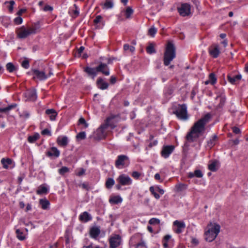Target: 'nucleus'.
<instances>
[{
    "mask_svg": "<svg viewBox=\"0 0 248 248\" xmlns=\"http://www.w3.org/2000/svg\"><path fill=\"white\" fill-rule=\"evenodd\" d=\"M205 131V125H193L186 136V139L190 142L195 141L202 136Z\"/></svg>",
    "mask_w": 248,
    "mask_h": 248,
    "instance_id": "f257e3e1",
    "label": "nucleus"
},
{
    "mask_svg": "<svg viewBox=\"0 0 248 248\" xmlns=\"http://www.w3.org/2000/svg\"><path fill=\"white\" fill-rule=\"evenodd\" d=\"M176 57V48L171 41H168L164 54L163 62L166 66H168Z\"/></svg>",
    "mask_w": 248,
    "mask_h": 248,
    "instance_id": "f03ea898",
    "label": "nucleus"
},
{
    "mask_svg": "<svg viewBox=\"0 0 248 248\" xmlns=\"http://www.w3.org/2000/svg\"><path fill=\"white\" fill-rule=\"evenodd\" d=\"M220 231V226L216 223H209L204 232L205 239L208 242L214 240Z\"/></svg>",
    "mask_w": 248,
    "mask_h": 248,
    "instance_id": "7ed1b4c3",
    "label": "nucleus"
},
{
    "mask_svg": "<svg viewBox=\"0 0 248 248\" xmlns=\"http://www.w3.org/2000/svg\"><path fill=\"white\" fill-rule=\"evenodd\" d=\"M109 125H101L90 137L93 142L98 141L104 139L107 134V129Z\"/></svg>",
    "mask_w": 248,
    "mask_h": 248,
    "instance_id": "20e7f679",
    "label": "nucleus"
},
{
    "mask_svg": "<svg viewBox=\"0 0 248 248\" xmlns=\"http://www.w3.org/2000/svg\"><path fill=\"white\" fill-rule=\"evenodd\" d=\"M109 248H118L123 243L122 236L119 234L112 233L108 239Z\"/></svg>",
    "mask_w": 248,
    "mask_h": 248,
    "instance_id": "39448f33",
    "label": "nucleus"
},
{
    "mask_svg": "<svg viewBox=\"0 0 248 248\" xmlns=\"http://www.w3.org/2000/svg\"><path fill=\"white\" fill-rule=\"evenodd\" d=\"M116 181L117 184L115 187L117 190H121L122 186H129L132 183V180L130 177L124 174L119 175Z\"/></svg>",
    "mask_w": 248,
    "mask_h": 248,
    "instance_id": "423d86ee",
    "label": "nucleus"
},
{
    "mask_svg": "<svg viewBox=\"0 0 248 248\" xmlns=\"http://www.w3.org/2000/svg\"><path fill=\"white\" fill-rule=\"evenodd\" d=\"M130 164L129 157L126 155H119L115 162V167L118 169L126 168Z\"/></svg>",
    "mask_w": 248,
    "mask_h": 248,
    "instance_id": "0eeeda50",
    "label": "nucleus"
},
{
    "mask_svg": "<svg viewBox=\"0 0 248 248\" xmlns=\"http://www.w3.org/2000/svg\"><path fill=\"white\" fill-rule=\"evenodd\" d=\"M175 113L179 118L186 120L188 116L186 105H180L179 108L175 111Z\"/></svg>",
    "mask_w": 248,
    "mask_h": 248,
    "instance_id": "6e6552de",
    "label": "nucleus"
},
{
    "mask_svg": "<svg viewBox=\"0 0 248 248\" xmlns=\"http://www.w3.org/2000/svg\"><path fill=\"white\" fill-rule=\"evenodd\" d=\"M190 5L188 3H182L181 6L178 7V11L180 15L183 16H188L191 14Z\"/></svg>",
    "mask_w": 248,
    "mask_h": 248,
    "instance_id": "1a4fd4ad",
    "label": "nucleus"
},
{
    "mask_svg": "<svg viewBox=\"0 0 248 248\" xmlns=\"http://www.w3.org/2000/svg\"><path fill=\"white\" fill-rule=\"evenodd\" d=\"M174 148L175 147L173 145L164 146L161 151V156L165 158H168L173 152L174 150Z\"/></svg>",
    "mask_w": 248,
    "mask_h": 248,
    "instance_id": "9d476101",
    "label": "nucleus"
},
{
    "mask_svg": "<svg viewBox=\"0 0 248 248\" xmlns=\"http://www.w3.org/2000/svg\"><path fill=\"white\" fill-rule=\"evenodd\" d=\"M16 33L19 38H25L29 35L32 34L30 28L26 29L24 26L18 29L16 31Z\"/></svg>",
    "mask_w": 248,
    "mask_h": 248,
    "instance_id": "9b49d317",
    "label": "nucleus"
},
{
    "mask_svg": "<svg viewBox=\"0 0 248 248\" xmlns=\"http://www.w3.org/2000/svg\"><path fill=\"white\" fill-rule=\"evenodd\" d=\"M142 237L140 234H135L133 235L129 241V245L130 247L135 248L137 246L138 243L141 241Z\"/></svg>",
    "mask_w": 248,
    "mask_h": 248,
    "instance_id": "f8f14e48",
    "label": "nucleus"
},
{
    "mask_svg": "<svg viewBox=\"0 0 248 248\" xmlns=\"http://www.w3.org/2000/svg\"><path fill=\"white\" fill-rule=\"evenodd\" d=\"M173 226H174L173 229L174 231L178 234L181 233L186 227L185 224L184 222L178 220L174 221Z\"/></svg>",
    "mask_w": 248,
    "mask_h": 248,
    "instance_id": "ddd939ff",
    "label": "nucleus"
},
{
    "mask_svg": "<svg viewBox=\"0 0 248 248\" xmlns=\"http://www.w3.org/2000/svg\"><path fill=\"white\" fill-rule=\"evenodd\" d=\"M96 70L98 72H101L106 76H108L109 74V68L106 63L100 62L96 67Z\"/></svg>",
    "mask_w": 248,
    "mask_h": 248,
    "instance_id": "4468645a",
    "label": "nucleus"
},
{
    "mask_svg": "<svg viewBox=\"0 0 248 248\" xmlns=\"http://www.w3.org/2000/svg\"><path fill=\"white\" fill-rule=\"evenodd\" d=\"M100 232L101 231L100 227L94 226L90 229L89 234L91 238L97 239V237L100 235Z\"/></svg>",
    "mask_w": 248,
    "mask_h": 248,
    "instance_id": "2eb2a0df",
    "label": "nucleus"
},
{
    "mask_svg": "<svg viewBox=\"0 0 248 248\" xmlns=\"http://www.w3.org/2000/svg\"><path fill=\"white\" fill-rule=\"evenodd\" d=\"M219 167V162L217 160H212L209 162L208 169L212 171H216Z\"/></svg>",
    "mask_w": 248,
    "mask_h": 248,
    "instance_id": "dca6fc26",
    "label": "nucleus"
},
{
    "mask_svg": "<svg viewBox=\"0 0 248 248\" xmlns=\"http://www.w3.org/2000/svg\"><path fill=\"white\" fill-rule=\"evenodd\" d=\"M209 52L210 54L214 58L217 57L220 53L218 45H212L209 48Z\"/></svg>",
    "mask_w": 248,
    "mask_h": 248,
    "instance_id": "f3484780",
    "label": "nucleus"
},
{
    "mask_svg": "<svg viewBox=\"0 0 248 248\" xmlns=\"http://www.w3.org/2000/svg\"><path fill=\"white\" fill-rule=\"evenodd\" d=\"M57 143L60 146L65 147L68 144V139L66 136H60L57 138Z\"/></svg>",
    "mask_w": 248,
    "mask_h": 248,
    "instance_id": "a211bd4d",
    "label": "nucleus"
},
{
    "mask_svg": "<svg viewBox=\"0 0 248 248\" xmlns=\"http://www.w3.org/2000/svg\"><path fill=\"white\" fill-rule=\"evenodd\" d=\"M89 76L91 77L93 79H94V77L96 76L97 73L98 72L96 68H91L87 66L84 68V70Z\"/></svg>",
    "mask_w": 248,
    "mask_h": 248,
    "instance_id": "6ab92c4d",
    "label": "nucleus"
},
{
    "mask_svg": "<svg viewBox=\"0 0 248 248\" xmlns=\"http://www.w3.org/2000/svg\"><path fill=\"white\" fill-rule=\"evenodd\" d=\"M26 97L30 100L34 101L37 98L36 91L34 89L28 90L25 93Z\"/></svg>",
    "mask_w": 248,
    "mask_h": 248,
    "instance_id": "aec40b11",
    "label": "nucleus"
},
{
    "mask_svg": "<svg viewBox=\"0 0 248 248\" xmlns=\"http://www.w3.org/2000/svg\"><path fill=\"white\" fill-rule=\"evenodd\" d=\"M60 152L59 150L56 147H53L51 148L49 151H47L46 155L48 156H54L58 157L59 156Z\"/></svg>",
    "mask_w": 248,
    "mask_h": 248,
    "instance_id": "412c9836",
    "label": "nucleus"
},
{
    "mask_svg": "<svg viewBox=\"0 0 248 248\" xmlns=\"http://www.w3.org/2000/svg\"><path fill=\"white\" fill-rule=\"evenodd\" d=\"M96 84L98 87L101 90H105L108 89V84L105 82L104 79L101 78H99L96 81Z\"/></svg>",
    "mask_w": 248,
    "mask_h": 248,
    "instance_id": "4be33fe9",
    "label": "nucleus"
},
{
    "mask_svg": "<svg viewBox=\"0 0 248 248\" xmlns=\"http://www.w3.org/2000/svg\"><path fill=\"white\" fill-rule=\"evenodd\" d=\"M32 71L34 74L36 76V78L39 80H44L47 77V75L44 71H40L36 69H33L32 70Z\"/></svg>",
    "mask_w": 248,
    "mask_h": 248,
    "instance_id": "5701e85b",
    "label": "nucleus"
},
{
    "mask_svg": "<svg viewBox=\"0 0 248 248\" xmlns=\"http://www.w3.org/2000/svg\"><path fill=\"white\" fill-rule=\"evenodd\" d=\"M211 117L212 115L210 113H207L194 124H205L206 123L209 122Z\"/></svg>",
    "mask_w": 248,
    "mask_h": 248,
    "instance_id": "b1692460",
    "label": "nucleus"
},
{
    "mask_svg": "<svg viewBox=\"0 0 248 248\" xmlns=\"http://www.w3.org/2000/svg\"><path fill=\"white\" fill-rule=\"evenodd\" d=\"M79 219L81 222H87L92 219V217L87 212H84L79 216Z\"/></svg>",
    "mask_w": 248,
    "mask_h": 248,
    "instance_id": "393cba45",
    "label": "nucleus"
},
{
    "mask_svg": "<svg viewBox=\"0 0 248 248\" xmlns=\"http://www.w3.org/2000/svg\"><path fill=\"white\" fill-rule=\"evenodd\" d=\"M122 198L119 195H112L110 197L109 202L110 204H117L122 202Z\"/></svg>",
    "mask_w": 248,
    "mask_h": 248,
    "instance_id": "a878e982",
    "label": "nucleus"
},
{
    "mask_svg": "<svg viewBox=\"0 0 248 248\" xmlns=\"http://www.w3.org/2000/svg\"><path fill=\"white\" fill-rule=\"evenodd\" d=\"M48 189L46 184H43L39 186L36 190V193L38 195L46 194L48 193Z\"/></svg>",
    "mask_w": 248,
    "mask_h": 248,
    "instance_id": "bb28decb",
    "label": "nucleus"
},
{
    "mask_svg": "<svg viewBox=\"0 0 248 248\" xmlns=\"http://www.w3.org/2000/svg\"><path fill=\"white\" fill-rule=\"evenodd\" d=\"M194 176L197 178H202L203 176V173L201 170H196L194 172H190L187 174V177L189 178H192Z\"/></svg>",
    "mask_w": 248,
    "mask_h": 248,
    "instance_id": "cd10ccee",
    "label": "nucleus"
},
{
    "mask_svg": "<svg viewBox=\"0 0 248 248\" xmlns=\"http://www.w3.org/2000/svg\"><path fill=\"white\" fill-rule=\"evenodd\" d=\"M120 119V115H111L108 117L106 120V123L105 124H108L109 123L117 122Z\"/></svg>",
    "mask_w": 248,
    "mask_h": 248,
    "instance_id": "c85d7f7f",
    "label": "nucleus"
},
{
    "mask_svg": "<svg viewBox=\"0 0 248 248\" xmlns=\"http://www.w3.org/2000/svg\"><path fill=\"white\" fill-rule=\"evenodd\" d=\"M46 113L48 115L49 118L51 120L55 119L57 115V112L54 109H48L46 110Z\"/></svg>",
    "mask_w": 248,
    "mask_h": 248,
    "instance_id": "c756f323",
    "label": "nucleus"
},
{
    "mask_svg": "<svg viewBox=\"0 0 248 248\" xmlns=\"http://www.w3.org/2000/svg\"><path fill=\"white\" fill-rule=\"evenodd\" d=\"M39 204L43 209L46 210L48 208L50 202L47 199H42L39 200Z\"/></svg>",
    "mask_w": 248,
    "mask_h": 248,
    "instance_id": "7c9ffc66",
    "label": "nucleus"
},
{
    "mask_svg": "<svg viewBox=\"0 0 248 248\" xmlns=\"http://www.w3.org/2000/svg\"><path fill=\"white\" fill-rule=\"evenodd\" d=\"M187 188V185L183 184V183H179L175 185V190L177 192H181L186 189Z\"/></svg>",
    "mask_w": 248,
    "mask_h": 248,
    "instance_id": "2f4dec72",
    "label": "nucleus"
},
{
    "mask_svg": "<svg viewBox=\"0 0 248 248\" xmlns=\"http://www.w3.org/2000/svg\"><path fill=\"white\" fill-rule=\"evenodd\" d=\"M17 238L21 241H23L26 239V235L22 230L18 229L16 231Z\"/></svg>",
    "mask_w": 248,
    "mask_h": 248,
    "instance_id": "473e14b6",
    "label": "nucleus"
},
{
    "mask_svg": "<svg viewBox=\"0 0 248 248\" xmlns=\"http://www.w3.org/2000/svg\"><path fill=\"white\" fill-rule=\"evenodd\" d=\"M228 81L232 84H235V81L239 80L241 79V75H237L235 77L232 78L230 75L227 77Z\"/></svg>",
    "mask_w": 248,
    "mask_h": 248,
    "instance_id": "72a5a7b5",
    "label": "nucleus"
},
{
    "mask_svg": "<svg viewBox=\"0 0 248 248\" xmlns=\"http://www.w3.org/2000/svg\"><path fill=\"white\" fill-rule=\"evenodd\" d=\"M16 104H12L4 108H0V113H7L10 110L15 108Z\"/></svg>",
    "mask_w": 248,
    "mask_h": 248,
    "instance_id": "f704fd0d",
    "label": "nucleus"
},
{
    "mask_svg": "<svg viewBox=\"0 0 248 248\" xmlns=\"http://www.w3.org/2000/svg\"><path fill=\"white\" fill-rule=\"evenodd\" d=\"M217 140H218V138H217V136L214 135L212 137V139H211L210 140H209L208 141V142H207L208 146L209 147H210V148L213 147L217 143Z\"/></svg>",
    "mask_w": 248,
    "mask_h": 248,
    "instance_id": "c9c22d12",
    "label": "nucleus"
},
{
    "mask_svg": "<svg viewBox=\"0 0 248 248\" xmlns=\"http://www.w3.org/2000/svg\"><path fill=\"white\" fill-rule=\"evenodd\" d=\"M115 181L113 179L111 178H108L107 179L105 183L106 187L108 189H110L112 186L114 185Z\"/></svg>",
    "mask_w": 248,
    "mask_h": 248,
    "instance_id": "e433bc0d",
    "label": "nucleus"
},
{
    "mask_svg": "<svg viewBox=\"0 0 248 248\" xmlns=\"http://www.w3.org/2000/svg\"><path fill=\"white\" fill-rule=\"evenodd\" d=\"M40 26L39 22L35 23L31 27L29 28L31 33L32 34H35L37 32L39 31Z\"/></svg>",
    "mask_w": 248,
    "mask_h": 248,
    "instance_id": "4c0bfd02",
    "label": "nucleus"
},
{
    "mask_svg": "<svg viewBox=\"0 0 248 248\" xmlns=\"http://www.w3.org/2000/svg\"><path fill=\"white\" fill-rule=\"evenodd\" d=\"M1 163L4 169H8V165H10L12 163V160L10 158L5 159L3 158L1 159Z\"/></svg>",
    "mask_w": 248,
    "mask_h": 248,
    "instance_id": "58836bf2",
    "label": "nucleus"
},
{
    "mask_svg": "<svg viewBox=\"0 0 248 248\" xmlns=\"http://www.w3.org/2000/svg\"><path fill=\"white\" fill-rule=\"evenodd\" d=\"M39 137V135L38 133H35L33 135L29 136L28 141L30 143H33L38 140Z\"/></svg>",
    "mask_w": 248,
    "mask_h": 248,
    "instance_id": "ea45409f",
    "label": "nucleus"
},
{
    "mask_svg": "<svg viewBox=\"0 0 248 248\" xmlns=\"http://www.w3.org/2000/svg\"><path fill=\"white\" fill-rule=\"evenodd\" d=\"M147 52L150 54L155 53L156 50L155 48V45L151 43L149 44V46L146 47Z\"/></svg>",
    "mask_w": 248,
    "mask_h": 248,
    "instance_id": "a19ab883",
    "label": "nucleus"
},
{
    "mask_svg": "<svg viewBox=\"0 0 248 248\" xmlns=\"http://www.w3.org/2000/svg\"><path fill=\"white\" fill-rule=\"evenodd\" d=\"M6 67L7 70L9 72H13L16 71L17 69V68L12 62L8 63L6 65Z\"/></svg>",
    "mask_w": 248,
    "mask_h": 248,
    "instance_id": "79ce46f5",
    "label": "nucleus"
},
{
    "mask_svg": "<svg viewBox=\"0 0 248 248\" xmlns=\"http://www.w3.org/2000/svg\"><path fill=\"white\" fill-rule=\"evenodd\" d=\"M86 137L85 132L82 131L78 133L76 136V139L78 140H84Z\"/></svg>",
    "mask_w": 248,
    "mask_h": 248,
    "instance_id": "37998d69",
    "label": "nucleus"
},
{
    "mask_svg": "<svg viewBox=\"0 0 248 248\" xmlns=\"http://www.w3.org/2000/svg\"><path fill=\"white\" fill-rule=\"evenodd\" d=\"M209 80L210 81V83L212 85H214L216 82L217 78L214 73H212L210 74L209 76Z\"/></svg>",
    "mask_w": 248,
    "mask_h": 248,
    "instance_id": "c03bdc74",
    "label": "nucleus"
},
{
    "mask_svg": "<svg viewBox=\"0 0 248 248\" xmlns=\"http://www.w3.org/2000/svg\"><path fill=\"white\" fill-rule=\"evenodd\" d=\"M113 6V2L110 0H106L104 4V8L106 9L111 8Z\"/></svg>",
    "mask_w": 248,
    "mask_h": 248,
    "instance_id": "a18cd8bd",
    "label": "nucleus"
},
{
    "mask_svg": "<svg viewBox=\"0 0 248 248\" xmlns=\"http://www.w3.org/2000/svg\"><path fill=\"white\" fill-rule=\"evenodd\" d=\"M133 10L130 7H127L125 10V16L126 18H129L131 15L133 14Z\"/></svg>",
    "mask_w": 248,
    "mask_h": 248,
    "instance_id": "49530a36",
    "label": "nucleus"
},
{
    "mask_svg": "<svg viewBox=\"0 0 248 248\" xmlns=\"http://www.w3.org/2000/svg\"><path fill=\"white\" fill-rule=\"evenodd\" d=\"M69 171V169L67 167H62V168L59 170V172L62 175H64L65 173Z\"/></svg>",
    "mask_w": 248,
    "mask_h": 248,
    "instance_id": "de8ad7c7",
    "label": "nucleus"
},
{
    "mask_svg": "<svg viewBox=\"0 0 248 248\" xmlns=\"http://www.w3.org/2000/svg\"><path fill=\"white\" fill-rule=\"evenodd\" d=\"M160 220L156 218H152L149 221V223L151 225H156L160 223Z\"/></svg>",
    "mask_w": 248,
    "mask_h": 248,
    "instance_id": "09e8293b",
    "label": "nucleus"
},
{
    "mask_svg": "<svg viewBox=\"0 0 248 248\" xmlns=\"http://www.w3.org/2000/svg\"><path fill=\"white\" fill-rule=\"evenodd\" d=\"M149 190L155 199H159L160 198L159 195L155 191V188L154 186H151L149 188Z\"/></svg>",
    "mask_w": 248,
    "mask_h": 248,
    "instance_id": "8fccbe9b",
    "label": "nucleus"
},
{
    "mask_svg": "<svg viewBox=\"0 0 248 248\" xmlns=\"http://www.w3.org/2000/svg\"><path fill=\"white\" fill-rule=\"evenodd\" d=\"M156 31V29L154 27H152L148 30V34L152 37H154Z\"/></svg>",
    "mask_w": 248,
    "mask_h": 248,
    "instance_id": "3c124183",
    "label": "nucleus"
},
{
    "mask_svg": "<svg viewBox=\"0 0 248 248\" xmlns=\"http://www.w3.org/2000/svg\"><path fill=\"white\" fill-rule=\"evenodd\" d=\"M74 7L75 8V10H73L72 11L73 14L72 15V16L74 18L76 17L77 16L79 15V12L78 10V6L76 5V4L74 5Z\"/></svg>",
    "mask_w": 248,
    "mask_h": 248,
    "instance_id": "603ef678",
    "label": "nucleus"
},
{
    "mask_svg": "<svg viewBox=\"0 0 248 248\" xmlns=\"http://www.w3.org/2000/svg\"><path fill=\"white\" fill-rule=\"evenodd\" d=\"M79 186L82 187L87 191L90 189V186L88 183H84L79 185Z\"/></svg>",
    "mask_w": 248,
    "mask_h": 248,
    "instance_id": "864d4df0",
    "label": "nucleus"
},
{
    "mask_svg": "<svg viewBox=\"0 0 248 248\" xmlns=\"http://www.w3.org/2000/svg\"><path fill=\"white\" fill-rule=\"evenodd\" d=\"M131 176L136 179H138L139 177L141 176V173L138 172V171H133L132 174Z\"/></svg>",
    "mask_w": 248,
    "mask_h": 248,
    "instance_id": "5fc2aeb1",
    "label": "nucleus"
},
{
    "mask_svg": "<svg viewBox=\"0 0 248 248\" xmlns=\"http://www.w3.org/2000/svg\"><path fill=\"white\" fill-rule=\"evenodd\" d=\"M135 248H147V247L144 242L141 239V241L138 243L137 246H136Z\"/></svg>",
    "mask_w": 248,
    "mask_h": 248,
    "instance_id": "6e6d98bb",
    "label": "nucleus"
},
{
    "mask_svg": "<svg viewBox=\"0 0 248 248\" xmlns=\"http://www.w3.org/2000/svg\"><path fill=\"white\" fill-rule=\"evenodd\" d=\"M22 66L25 68H28L29 67V62L28 60H25L22 62Z\"/></svg>",
    "mask_w": 248,
    "mask_h": 248,
    "instance_id": "4d7b16f0",
    "label": "nucleus"
},
{
    "mask_svg": "<svg viewBox=\"0 0 248 248\" xmlns=\"http://www.w3.org/2000/svg\"><path fill=\"white\" fill-rule=\"evenodd\" d=\"M225 98L224 97H220V103L218 106V107L219 108H222L224 104H225Z\"/></svg>",
    "mask_w": 248,
    "mask_h": 248,
    "instance_id": "13d9d810",
    "label": "nucleus"
},
{
    "mask_svg": "<svg viewBox=\"0 0 248 248\" xmlns=\"http://www.w3.org/2000/svg\"><path fill=\"white\" fill-rule=\"evenodd\" d=\"M9 3H10V5L8 7V9L10 12H12L13 10V6L15 3V1L13 0L10 1Z\"/></svg>",
    "mask_w": 248,
    "mask_h": 248,
    "instance_id": "bf43d9fd",
    "label": "nucleus"
},
{
    "mask_svg": "<svg viewBox=\"0 0 248 248\" xmlns=\"http://www.w3.org/2000/svg\"><path fill=\"white\" fill-rule=\"evenodd\" d=\"M14 22L16 24H20L22 22V18L20 16L17 17L15 19Z\"/></svg>",
    "mask_w": 248,
    "mask_h": 248,
    "instance_id": "052dcab7",
    "label": "nucleus"
},
{
    "mask_svg": "<svg viewBox=\"0 0 248 248\" xmlns=\"http://www.w3.org/2000/svg\"><path fill=\"white\" fill-rule=\"evenodd\" d=\"M41 134L43 135H48V136L51 135L50 131L47 129H45L43 130L42 131Z\"/></svg>",
    "mask_w": 248,
    "mask_h": 248,
    "instance_id": "680f3d73",
    "label": "nucleus"
},
{
    "mask_svg": "<svg viewBox=\"0 0 248 248\" xmlns=\"http://www.w3.org/2000/svg\"><path fill=\"white\" fill-rule=\"evenodd\" d=\"M102 19V17L101 16H97L94 20L93 22L95 24H97L101 21Z\"/></svg>",
    "mask_w": 248,
    "mask_h": 248,
    "instance_id": "e2e57ef3",
    "label": "nucleus"
},
{
    "mask_svg": "<svg viewBox=\"0 0 248 248\" xmlns=\"http://www.w3.org/2000/svg\"><path fill=\"white\" fill-rule=\"evenodd\" d=\"M53 7L48 5H46L44 8L43 10L45 11H51L53 10Z\"/></svg>",
    "mask_w": 248,
    "mask_h": 248,
    "instance_id": "0e129e2a",
    "label": "nucleus"
},
{
    "mask_svg": "<svg viewBox=\"0 0 248 248\" xmlns=\"http://www.w3.org/2000/svg\"><path fill=\"white\" fill-rule=\"evenodd\" d=\"M232 129L233 132L236 134H239L240 133V129L236 126L233 127Z\"/></svg>",
    "mask_w": 248,
    "mask_h": 248,
    "instance_id": "69168bd1",
    "label": "nucleus"
},
{
    "mask_svg": "<svg viewBox=\"0 0 248 248\" xmlns=\"http://www.w3.org/2000/svg\"><path fill=\"white\" fill-rule=\"evenodd\" d=\"M109 81L111 84H114L117 81V78L114 76H111L110 78Z\"/></svg>",
    "mask_w": 248,
    "mask_h": 248,
    "instance_id": "338daca9",
    "label": "nucleus"
},
{
    "mask_svg": "<svg viewBox=\"0 0 248 248\" xmlns=\"http://www.w3.org/2000/svg\"><path fill=\"white\" fill-rule=\"evenodd\" d=\"M191 243L194 246H197L199 244V241L196 238H192L191 240Z\"/></svg>",
    "mask_w": 248,
    "mask_h": 248,
    "instance_id": "774afa93",
    "label": "nucleus"
}]
</instances>
